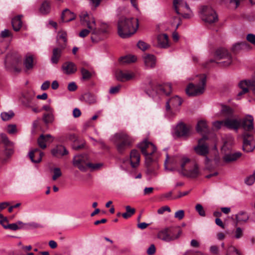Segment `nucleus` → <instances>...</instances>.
Returning a JSON list of instances; mask_svg holds the SVG:
<instances>
[{"label":"nucleus","instance_id":"nucleus-1","mask_svg":"<svg viewBox=\"0 0 255 255\" xmlns=\"http://www.w3.org/2000/svg\"><path fill=\"white\" fill-rule=\"evenodd\" d=\"M81 24L86 26L88 29H83L79 33L80 37L84 38L90 32L92 34L91 40L94 42H97L105 38V35L108 32L109 26L105 23H101L98 25L95 18L87 12H84L80 16Z\"/></svg>","mask_w":255,"mask_h":255},{"label":"nucleus","instance_id":"nucleus-2","mask_svg":"<svg viewBox=\"0 0 255 255\" xmlns=\"http://www.w3.org/2000/svg\"><path fill=\"white\" fill-rule=\"evenodd\" d=\"M138 27V19L133 17H121L118 22V33L122 38L133 35Z\"/></svg>","mask_w":255,"mask_h":255},{"label":"nucleus","instance_id":"nucleus-3","mask_svg":"<svg viewBox=\"0 0 255 255\" xmlns=\"http://www.w3.org/2000/svg\"><path fill=\"white\" fill-rule=\"evenodd\" d=\"M177 171L181 175L189 178H196L200 174L199 166L197 163L183 156L180 160V168Z\"/></svg>","mask_w":255,"mask_h":255},{"label":"nucleus","instance_id":"nucleus-4","mask_svg":"<svg viewBox=\"0 0 255 255\" xmlns=\"http://www.w3.org/2000/svg\"><path fill=\"white\" fill-rule=\"evenodd\" d=\"M194 80L195 84L190 83L186 88V94L189 96H197L202 94L206 83V76L204 74L196 76Z\"/></svg>","mask_w":255,"mask_h":255},{"label":"nucleus","instance_id":"nucleus-5","mask_svg":"<svg viewBox=\"0 0 255 255\" xmlns=\"http://www.w3.org/2000/svg\"><path fill=\"white\" fill-rule=\"evenodd\" d=\"M142 153L145 156V160L147 164L153 162L155 160L151 156L156 151V147L151 142L144 140L138 144Z\"/></svg>","mask_w":255,"mask_h":255},{"label":"nucleus","instance_id":"nucleus-6","mask_svg":"<svg viewBox=\"0 0 255 255\" xmlns=\"http://www.w3.org/2000/svg\"><path fill=\"white\" fill-rule=\"evenodd\" d=\"M115 136L119 142L117 144V149L120 153H123L130 147L134 141L132 137L125 132L116 133Z\"/></svg>","mask_w":255,"mask_h":255},{"label":"nucleus","instance_id":"nucleus-7","mask_svg":"<svg viewBox=\"0 0 255 255\" xmlns=\"http://www.w3.org/2000/svg\"><path fill=\"white\" fill-rule=\"evenodd\" d=\"M215 59H211L210 63L215 62V60H224L220 62L222 66H228L232 63V57L228 51L224 48H219L217 49L214 54Z\"/></svg>","mask_w":255,"mask_h":255},{"label":"nucleus","instance_id":"nucleus-8","mask_svg":"<svg viewBox=\"0 0 255 255\" xmlns=\"http://www.w3.org/2000/svg\"><path fill=\"white\" fill-rule=\"evenodd\" d=\"M146 90L147 93L149 94L155 93L168 95L171 92V85L167 83L162 85H157L155 82L151 81L148 83Z\"/></svg>","mask_w":255,"mask_h":255},{"label":"nucleus","instance_id":"nucleus-9","mask_svg":"<svg viewBox=\"0 0 255 255\" xmlns=\"http://www.w3.org/2000/svg\"><path fill=\"white\" fill-rule=\"evenodd\" d=\"M200 13L202 19L207 23H212L218 21V16L216 12L210 6H202Z\"/></svg>","mask_w":255,"mask_h":255},{"label":"nucleus","instance_id":"nucleus-10","mask_svg":"<svg viewBox=\"0 0 255 255\" xmlns=\"http://www.w3.org/2000/svg\"><path fill=\"white\" fill-rule=\"evenodd\" d=\"M0 137L2 142L4 144L3 150L4 157L2 159V162L4 163L6 162L14 153V143L10 141L5 134H1Z\"/></svg>","mask_w":255,"mask_h":255},{"label":"nucleus","instance_id":"nucleus-11","mask_svg":"<svg viewBox=\"0 0 255 255\" xmlns=\"http://www.w3.org/2000/svg\"><path fill=\"white\" fill-rule=\"evenodd\" d=\"M89 160V156L87 154H78L74 156L73 164L80 171L85 172L87 170Z\"/></svg>","mask_w":255,"mask_h":255},{"label":"nucleus","instance_id":"nucleus-12","mask_svg":"<svg viewBox=\"0 0 255 255\" xmlns=\"http://www.w3.org/2000/svg\"><path fill=\"white\" fill-rule=\"evenodd\" d=\"M255 133H243V149L244 151L249 152L254 150L255 148V140L254 135Z\"/></svg>","mask_w":255,"mask_h":255},{"label":"nucleus","instance_id":"nucleus-13","mask_svg":"<svg viewBox=\"0 0 255 255\" xmlns=\"http://www.w3.org/2000/svg\"><path fill=\"white\" fill-rule=\"evenodd\" d=\"M174 230L170 227L164 228L158 232V237L165 242H170L177 239L179 237L180 232L177 235L174 234Z\"/></svg>","mask_w":255,"mask_h":255},{"label":"nucleus","instance_id":"nucleus-14","mask_svg":"<svg viewBox=\"0 0 255 255\" xmlns=\"http://www.w3.org/2000/svg\"><path fill=\"white\" fill-rule=\"evenodd\" d=\"M183 158H176L172 157L170 158L168 154H166V159L164 162V167L166 170L173 171L180 168V160Z\"/></svg>","mask_w":255,"mask_h":255},{"label":"nucleus","instance_id":"nucleus-15","mask_svg":"<svg viewBox=\"0 0 255 255\" xmlns=\"http://www.w3.org/2000/svg\"><path fill=\"white\" fill-rule=\"evenodd\" d=\"M254 118L252 116L248 115L241 120V126L244 130V132L255 133L254 126Z\"/></svg>","mask_w":255,"mask_h":255},{"label":"nucleus","instance_id":"nucleus-16","mask_svg":"<svg viewBox=\"0 0 255 255\" xmlns=\"http://www.w3.org/2000/svg\"><path fill=\"white\" fill-rule=\"evenodd\" d=\"M35 93L31 90H27L22 93L21 101L22 105L27 108H32V100Z\"/></svg>","mask_w":255,"mask_h":255},{"label":"nucleus","instance_id":"nucleus-17","mask_svg":"<svg viewBox=\"0 0 255 255\" xmlns=\"http://www.w3.org/2000/svg\"><path fill=\"white\" fill-rule=\"evenodd\" d=\"M225 127L229 129L237 132L241 126V120L233 117H228L224 120Z\"/></svg>","mask_w":255,"mask_h":255},{"label":"nucleus","instance_id":"nucleus-18","mask_svg":"<svg viewBox=\"0 0 255 255\" xmlns=\"http://www.w3.org/2000/svg\"><path fill=\"white\" fill-rule=\"evenodd\" d=\"M206 139V137L204 136L198 140V145L195 146L194 148L197 154L200 155L206 156L208 153V146L205 143V140Z\"/></svg>","mask_w":255,"mask_h":255},{"label":"nucleus","instance_id":"nucleus-19","mask_svg":"<svg viewBox=\"0 0 255 255\" xmlns=\"http://www.w3.org/2000/svg\"><path fill=\"white\" fill-rule=\"evenodd\" d=\"M173 5L178 14H183L185 12L190 11L189 5L184 0H174Z\"/></svg>","mask_w":255,"mask_h":255},{"label":"nucleus","instance_id":"nucleus-20","mask_svg":"<svg viewBox=\"0 0 255 255\" xmlns=\"http://www.w3.org/2000/svg\"><path fill=\"white\" fill-rule=\"evenodd\" d=\"M190 128L187 127L184 124H178L174 129V135L176 137H186L189 135Z\"/></svg>","mask_w":255,"mask_h":255},{"label":"nucleus","instance_id":"nucleus-21","mask_svg":"<svg viewBox=\"0 0 255 255\" xmlns=\"http://www.w3.org/2000/svg\"><path fill=\"white\" fill-rule=\"evenodd\" d=\"M54 140V137L50 134H41L37 139L38 146L42 149L46 148V143H51Z\"/></svg>","mask_w":255,"mask_h":255},{"label":"nucleus","instance_id":"nucleus-22","mask_svg":"<svg viewBox=\"0 0 255 255\" xmlns=\"http://www.w3.org/2000/svg\"><path fill=\"white\" fill-rule=\"evenodd\" d=\"M44 153L38 148H34L30 150L28 153V156L31 161L33 163H39L42 160Z\"/></svg>","mask_w":255,"mask_h":255},{"label":"nucleus","instance_id":"nucleus-23","mask_svg":"<svg viewBox=\"0 0 255 255\" xmlns=\"http://www.w3.org/2000/svg\"><path fill=\"white\" fill-rule=\"evenodd\" d=\"M51 152L53 156L57 158L67 155L69 153L66 148L62 145H58L53 148Z\"/></svg>","mask_w":255,"mask_h":255},{"label":"nucleus","instance_id":"nucleus-24","mask_svg":"<svg viewBox=\"0 0 255 255\" xmlns=\"http://www.w3.org/2000/svg\"><path fill=\"white\" fill-rule=\"evenodd\" d=\"M135 77V74L133 72L128 71H119L116 73V77L119 81L125 82L129 81Z\"/></svg>","mask_w":255,"mask_h":255},{"label":"nucleus","instance_id":"nucleus-25","mask_svg":"<svg viewBox=\"0 0 255 255\" xmlns=\"http://www.w3.org/2000/svg\"><path fill=\"white\" fill-rule=\"evenodd\" d=\"M63 72L67 75L74 73L77 71L75 64L72 62H66L62 66Z\"/></svg>","mask_w":255,"mask_h":255},{"label":"nucleus","instance_id":"nucleus-26","mask_svg":"<svg viewBox=\"0 0 255 255\" xmlns=\"http://www.w3.org/2000/svg\"><path fill=\"white\" fill-rule=\"evenodd\" d=\"M64 45H60L59 47L54 48L53 49L51 62L53 64H57L61 57L62 50L64 49Z\"/></svg>","mask_w":255,"mask_h":255},{"label":"nucleus","instance_id":"nucleus-27","mask_svg":"<svg viewBox=\"0 0 255 255\" xmlns=\"http://www.w3.org/2000/svg\"><path fill=\"white\" fill-rule=\"evenodd\" d=\"M140 155L136 149L131 151L130 154V162L131 166L133 168L137 167L139 163Z\"/></svg>","mask_w":255,"mask_h":255},{"label":"nucleus","instance_id":"nucleus-28","mask_svg":"<svg viewBox=\"0 0 255 255\" xmlns=\"http://www.w3.org/2000/svg\"><path fill=\"white\" fill-rule=\"evenodd\" d=\"M158 46L160 48H166L169 46L168 37L166 34H160L157 35Z\"/></svg>","mask_w":255,"mask_h":255},{"label":"nucleus","instance_id":"nucleus-29","mask_svg":"<svg viewBox=\"0 0 255 255\" xmlns=\"http://www.w3.org/2000/svg\"><path fill=\"white\" fill-rule=\"evenodd\" d=\"M144 62L147 68H154L156 64L155 57L152 54H145L143 56Z\"/></svg>","mask_w":255,"mask_h":255},{"label":"nucleus","instance_id":"nucleus-30","mask_svg":"<svg viewBox=\"0 0 255 255\" xmlns=\"http://www.w3.org/2000/svg\"><path fill=\"white\" fill-rule=\"evenodd\" d=\"M75 17L76 15L73 12L68 9H65L62 13L61 20L63 22H69L74 20Z\"/></svg>","mask_w":255,"mask_h":255},{"label":"nucleus","instance_id":"nucleus-31","mask_svg":"<svg viewBox=\"0 0 255 255\" xmlns=\"http://www.w3.org/2000/svg\"><path fill=\"white\" fill-rule=\"evenodd\" d=\"M250 79L244 80L240 82L238 85L240 88H241L242 90V91L238 94V96H241L242 95L248 93L249 91V90H250Z\"/></svg>","mask_w":255,"mask_h":255},{"label":"nucleus","instance_id":"nucleus-32","mask_svg":"<svg viewBox=\"0 0 255 255\" xmlns=\"http://www.w3.org/2000/svg\"><path fill=\"white\" fill-rule=\"evenodd\" d=\"M22 16V15H18L12 19L11 24L14 31H18L21 28L22 24L21 21Z\"/></svg>","mask_w":255,"mask_h":255},{"label":"nucleus","instance_id":"nucleus-33","mask_svg":"<svg viewBox=\"0 0 255 255\" xmlns=\"http://www.w3.org/2000/svg\"><path fill=\"white\" fill-rule=\"evenodd\" d=\"M67 33L63 30L59 31L58 32L57 36V41L58 43V45H64V48L66 46L67 43Z\"/></svg>","mask_w":255,"mask_h":255},{"label":"nucleus","instance_id":"nucleus-34","mask_svg":"<svg viewBox=\"0 0 255 255\" xmlns=\"http://www.w3.org/2000/svg\"><path fill=\"white\" fill-rule=\"evenodd\" d=\"M51 10V2L48 0H44L41 3L39 7L40 12L44 15L48 14Z\"/></svg>","mask_w":255,"mask_h":255},{"label":"nucleus","instance_id":"nucleus-35","mask_svg":"<svg viewBox=\"0 0 255 255\" xmlns=\"http://www.w3.org/2000/svg\"><path fill=\"white\" fill-rule=\"evenodd\" d=\"M242 153L240 152H237L233 153L226 154L223 157V160L226 162H231L236 161L240 157Z\"/></svg>","mask_w":255,"mask_h":255},{"label":"nucleus","instance_id":"nucleus-36","mask_svg":"<svg viewBox=\"0 0 255 255\" xmlns=\"http://www.w3.org/2000/svg\"><path fill=\"white\" fill-rule=\"evenodd\" d=\"M7 61L10 62L13 64H16L21 60V57L16 53H8L6 57Z\"/></svg>","mask_w":255,"mask_h":255},{"label":"nucleus","instance_id":"nucleus-37","mask_svg":"<svg viewBox=\"0 0 255 255\" xmlns=\"http://www.w3.org/2000/svg\"><path fill=\"white\" fill-rule=\"evenodd\" d=\"M23 65L26 71L32 69L33 67V58L32 55H27L23 62Z\"/></svg>","mask_w":255,"mask_h":255},{"label":"nucleus","instance_id":"nucleus-38","mask_svg":"<svg viewBox=\"0 0 255 255\" xmlns=\"http://www.w3.org/2000/svg\"><path fill=\"white\" fill-rule=\"evenodd\" d=\"M249 219V216L244 211L240 212L235 215V220H236V225L240 222H247Z\"/></svg>","mask_w":255,"mask_h":255},{"label":"nucleus","instance_id":"nucleus-39","mask_svg":"<svg viewBox=\"0 0 255 255\" xmlns=\"http://www.w3.org/2000/svg\"><path fill=\"white\" fill-rule=\"evenodd\" d=\"M221 112L225 116L232 117L233 116L234 111L232 108L222 105L221 106Z\"/></svg>","mask_w":255,"mask_h":255},{"label":"nucleus","instance_id":"nucleus-40","mask_svg":"<svg viewBox=\"0 0 255 255\" xmlns=\"http://www.w3.org/2000/svg\"><path fill=\"white\" fill-rule=\"evenodd\" d=\"M145 165H146V168H147L146 173L148 175H151V176H152V175H154V176L156 175L157 173L155 172V169L158 168V165L156 164V165H155L154 167H152L151 166V164L153 162H150L149 164H147V163L146 162V160L145 161Z\"/></svg>","mask_w":255,"mask_h":255},{"label":"nucleus","instance_id":"nucleus-41","mask_svg":"<svg viewBox=\"0 0 255 255\" xmlns=\"http://www.w3.org/2000/svg\"><path fill=\"white\" fill-rule=\"evenodd\" d=\"M136 60V57L134 55H127L123 57H121L120 61L122 63L128 64L134 62Z\"/></svg>","mask_w":255,"mask_h":255},{"label":"nucleus","instance_id":"nucleus-42","mask_svg":"<svg viewBox=\"0 0 255 255\" xmlns=\"http://www.w3.org/2000/svg\"><path fill=\"white\" fill-rule=\"evenodd\" d=\"M196 129L198 132H206L207 130V125L205 121H200L198 122Z\"/></svg>","mask_w":255,"mask_h":255},{"label":"nucleus","instance_id":"nucleus-43","mask_svg":"<svg viewBox=\"0 0 255 255\" xmlns=\"http://www.w3.org/2000/svg\"><path fill=\"white\" fill-rule=\"evenodd\" d=\"M43 121L46 124L52 123L54 120L53 113H48L44 114L43 116Z\"/></svg>","mask_w":255,"mask_h":255},{"label":"nucleus","instance_id":"nucleus-44","mask_svg":"<svg viewBox=\"0 0 255 255\" xmlns=\"http://www.w3.org/2000/svg\"><path fill=\"white\" fill-rule=\"evenodd\" d=\"M171 105L173 107H177L182 104V100L178 96H175L169 99Z\"/></svg>","mask_w":255,"mask_h":255},{"label":"nucleus","instance_id":"nucleus-45","mask_svg":"<svg viewBox=\"0 0 255 255\" xmlns=\"http://www.w3.org/2000/svg\"><path fill=\"white\" fill-rule=\"evenodd\" d=\"M85 142L84 141H79L78 140L77 141L73 143L72 147L74 150H78L84 148Z\"/></svg>","mask_w":255,"mask_h":255},{"label":"nucleus","instance_id":"nucleus-46","mask_svg":"<svg viewBox=\"0 0 255 255\" xmlns=\"http://www.w3.org/2000/svg\"><path fill=\"white\" fill-rule=\"evenodd\" d=\"M14 116V113L10 111L8 112H2L1 114V118L4 121H8L11 119Z\"/></svg>","mask_w":255,"mask_h":255},{"label":"nucleus","instance_id":"nucleus-47","mask_svg":"<svg viewBox=\"0 0 255 255\" xmlns=\"http://www.w3.org/2000/svg\"><path fill=\"white\" fill-rule=\"evenodd\" d=\"M88 168H90L91 171L98 170L101 169L103 166V163H92L89 162L87 164Z\"/></svg>","mask_w":255,"mask_h":255},{"label":"nucleus","instance_id":"nucleus-48","mask_svg":"<svg viewBox=\"0 0 255 255\" xmlns=\"http://www.w3.org/2000/svg\"><path fill=\"white\" fill-rule=\"evenodd\" d=\"M42 227H43L41 225L35 222L26 223V224L25 225V229L27 230L41 228Z\"/></svg>","mask_w":255,"mask_h":255},{"label":"nucleus","instance_id":"nucleus-49","mask_svg":"<svg viewBox=\"0 0 255 255\" xmlns=\"http://www.w3.org/2000/svg\"><path fill=\"white\" fill-rule=\"evenodd\" d=\"M85 101L89 104H93L96 102L95 97L91 94H85L84 96Z\"/></svg>","mask_w":255,"mask_h":255},{"label":"nucleus","instance_id":"nucleus-50","mask_svg":"<svg viewBox=\"0 0 255 255\" xmlns=\"http://www.w3.org/2000/svg\"><path fill=\"white\" fill-rule=\"evenodd\" d=\"M227 255H241L238 250L233 246H230L228 248Z\"/></svg>","mask_w":255,"mask_h":255},{"label":"nucleus","instance_id":"nucleus-51","mask_svg":"<svg viewBox=\"0 0 255 255\" xmlns=\"http://www.w3.org/2000/svg\"><path fill=\"white\" fill-rule=\"evenodd\" d=\"M196 211L198 212L199 215L202 217L206 216L205 211L203 206L200 204H197L195 206Z\"/></svg>","mask_w":255,"mask_h":255},{"label":"nucleus","instance_id":"nucleus-52","mask_svg":"<svg viewBox=\"0 0 255 255\" xmlns=\"http://www.w3.org/2000/svg\"><path fill=\"white\" fill-rule=\"evenodd\" d=\"M250 90L255 95V72L252 76L251 79H250Z\"/></svg>","mask_w":255,"mask_h":255},{"label":"nucleus","instance_id":"nucleus-53","mask_svg":"<svg viewBox=\"0 0 255 255\" xmlns=\"http://www.w3.org/2000/svg\"><path fill=\"white\" fill-rule=\"evenodd\" d=\"M224 120L217 121L213 123V128L215 129L218 130L220 129L223 126L225 127Z\"/></svg>","mask_w":255,"mask_h":255},{"label":"nucleus","instance_id":"nucleus-54","mask_svg":"<svg viewBox=\"0 0 255 255\" xmlns=\"http://www.w3.org/2000/svg\"><path fill=\"white\" fill-rule=\"evenodd\" d=\"M231 6L237 8L244 0H228Z\"/></svg>","mask_w":255,"mask_h":255},{"label":"nucleus","instance_id":"nucleus-55","mask_svg":"<svg viewBox=\"0 0 255 255\" xmlns=\"http://www.w3.org/2000/svg\"><path fill=\"white\" fill-rule=\"evenodd\" d=\"M54 174L52 176V179L56 180L58 178L62 175V172L59 168H55L53 169Z\"/></svg>","mask_w":255,"mask_h":255},{"label":"nucleus","instance_id":"nucleus-56","mask_svg":"<svg viewBox=\"0 0 255 255\" xmlns=\"http://www.w3.org/2000/svg\"><path fill=\"white\" fill-rule=\"evenodd\" d=\"M81 73L82 75V78L84 79H89L91 77V74L87 69L83 68L81 69Z\"/></svg>","mask_w":255,"mask_h":255},{"label":"nucleus","instance_id":"nucleus-57","mask_svg":"<svg viewBox=\"0 0 255 255\" xmlns=\"http://www.w3.org/2000/svg\"><path fill=\"white\" fill-rule=\"evenodd\" d=\"M247 45V43H246V42L237 43L233 46L232 49L233 51H237L240 49L246 47Z\"/></svg>","mask_w":255,"mask_h":255},{"label":"nucleus","instance_id":"nucleus-58","mask_svg":"<svg viewBox=\"0 0 255 255\" xmlns=\"http://www.w3.org/2000/svg\"><path fill=\"white\" fill-rule=\"evenodd\" d=\"M184 217V211L183 210H180L175 212L174 217L179 220H182Z\"/></svg>","mask_w":255,"mask_h":255},{"label":"nucleus","instance_id":"nucleus-59","mask_svg":"<svg viewBox=\"0 0 255 255\" xmlns=\"http://www.w3.org/2000/svg\"><path fill=\"white\" fill-rule=\"evenodd\" d=\"M138 47L142 50H145L148 48V44L142 41H139L137 44Z\"/></svg>","mask_w":255,"mask_h":255},{"label":"nucleus","instance_id":"nucleus-60","mask_svg":"<svg viewBox=\"0 0 255 255\" xmlns=\"http://www.w3.org/2000/svg\"><path fill=\"white\" fill-rule=\"evenodd\" d=\"M243 235V230L240 227L237 228L235 231V238L236 239H240Z\"/></svg>","mask_w":255,"mask_h":255},{"label":"nucleus","instance_id":"nucleus-61","mask_svg":"<svg viewBox=\"0 0 255 255\" xmlns=\"http://www.w3.org/2000/svg\"><path fill=\"white\" fill-rule=\"evenodd\" d=\"M255 182V179L251 175L245 179V183L248 185H253Z\"/></svg>","mask_w":255,"mask_h":255},{"label":"nucleus","instance_id":"nucleus-62","mask_svg":"<svg viewBox=\"0 0 255 255\" xmlns=\"http://www.w3.org/2000/svg\"><path fill=\"white\" fill-rule=\"evenodd\" d=\"M7 132L10 134H13L16 132V127L15 125H9L7 127Z\"/></svg>","mask_w":255,"mask_h":255},{"label":"nucleus","instance_id":"nucleus-63","mask_svg":"<svg viewBox=\"0 0 255 255\" xmlns=\"http://www.w3.org/2000/svg\"><path fill=\"white\" fill-rule=\"evenodd\" d=\"M247 40L255 46V35L249 34L247 36Z\"/></svg>","mask_w":255,"mask_h":255},{"label":"nucleus","instance_id":"nucleus-64","mask_svg":"<svg viewBox=\"0 0 255 255\" xmlns=\"http://www.w3.org/2000/svg\"><path fill=\"white\" fill-rule=\"evenodd\" d=\"M165 211H167L168 212H170L171 211V210L168 206H163V207L159 208L157 210V213L159 214H162Z\"/></svg>","mask_w":255,"mask_h":255}]
</instances>
